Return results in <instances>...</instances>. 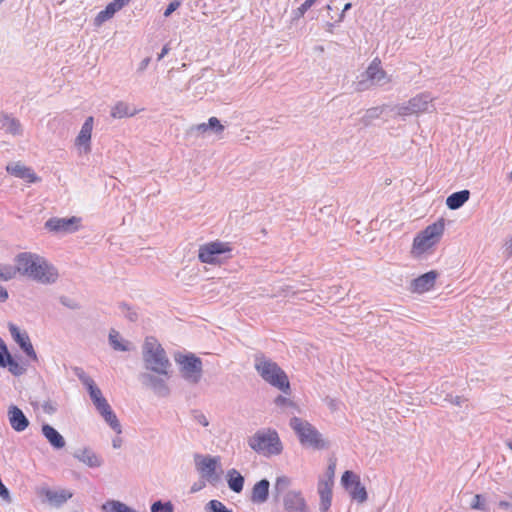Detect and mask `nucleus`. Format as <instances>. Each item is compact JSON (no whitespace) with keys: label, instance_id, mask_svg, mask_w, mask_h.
Here are the masks:
<instances>
[{"label":"nucleus","instance_id":"1","mask_svg":"<svg viewBox=\"0 0 512 512\" xmlns=\"http://www.w3.org/2000/svg\"><path fill=\"white\" fill-rule=\"evenodd\" d=\"M16 270L40 283H54L58 278L57 269L44 257L31 252H23L15 258Z\"/></svg>","mask_w":512,"mask_h":512},{"label":"nucleus","instance_id":"2","mask_svg":"<svg viewBox=\"0 0 512 512\" xmlns=\"http://www.w3.org/2000/svg\"><path fill=\"white\" fill-rule=\"evenodd\" d=\"M445 231V220L439 218L418 233L412 243L411 254L420 257L431 251L441 240Z\"/></svg>","mask_w":512,"mask_h":512},{"label":"nucleus","instance_id":"3","mask_svg":"<svg viewBox=\"0 0 512 512\" xmlns=\"http://www.w3.org/2000/svg\"><path fill=\"white\" fill-rule=\"evenodd\" d=\"M143 359L147 369L160 375H168L170 362L161 344L154 337H146Z\"/></svg>","mask_w":512,"mask_h":512},{"label":"nucleus","instance_id":"4","mask_svg":"<svg viewBox=\"0 0 512 512\" xmlns=\"http://www.w3.org/2000/svg\"><path fill=\"white\" fill-rule=\"evenodd\" d=\"M255 369L267 383L284 393L289 392L290 383L288 376L277 363L264 356H257L255 359Z\"/></svg>","mask_w":512,"mask_h":512},{"label":"nucleus","instance_id":"5","mask_svg":"<svg viewBox=\"0 0 512 512\" xmlns=\"http://www.w3.org/2000/svg\"><path fill=\"white\" fill-rule=\"evenodd\" d=\"M290 426L297 434L303 446L311 447L316 450L327 447V442L322 437V434L308 421L293 417L290 420Z\"/></svg>","mask_w":512,"mask_h":512},{"label":"nucleus","instance_id":"6","mask_svg":"<svg viewBox=\"0 0 512 512\" xmlns=\"http://www.w3.org/2000/svg\"><path fill=\"white\" fill-rule=\"evenodd\" d=\"M249 446L264 456L278 455L282 451V443L275 430L267 429L256 432L248 440Z\"/></svg>","mask_w":512,"mask_h":512},{"label":"nucleus","instance_id":"7","mask_svg":"<svg viewBox=\"0 0 512 512\" xmlns=\"http://www.w3.org/2000/svg\"><path fill=\"white\" fill-rule=\"evenodd\" d=\"M176 361L180 365V371L185 379L193 383L199 381L202 373V362L200 358L193 354L180 355L176 358Z\"/></svg>","mask_w":512,"mask_h":512},{"label":"nucleus","instance_id":"8","mask_svg":"<svg viewBox=\"0 0 512 512\" xmlns=\"http://www.w3.org/2000/svg\"><path fill=\"white\" fill-rule=\"evenodd\" d=\"M232 248L229 243L213 241L199 247V260L202 263L215 264L221 254L230 253Z\"/></svg>","mask_w":512,"mask_h":512},{"label":"nucleus","instance_id":"9","mask_svg":"<svg viewBox=\"0 0 512 512\" xmlns=\"http://www.w3.org/2000/svg\"><path fill=\"white\" fill-rule=\"evenodd\" d=\"M197 471L201 477L207 481L214 483L218 480L217 469L219 467V458L211 456H196L195 458Z\"/></svg>","mask_w":512,"mask_h":512},{"label":"nucleus","instance_id":"10","mask_svg":"<svg viewBox=\"0 0 512 512\" xmlns=\"http://www.w3.org/2000/svg\"><path fill=\"white\" fill-rule=\"evenodd\" d=\"M344 487L349 489L351 497L363 503L367 499V492L363 485L360 483L359 477L351 471H345L341 478Z\"/></svg>","mask_w":512,"mask_h":512},{"label":"nucleus","instance_id":"11","mask_svg":"<svg viewBox=\"0 0 512 512\" xmlns=\"http://www.w3.org/2000/svg\"><path fill=\"white\" fill-rule=\"evenodd\" d=\"M8 328L12 338L21 347L25 354L32 360L36 361L37 355L28 334L26 332H21L19 328L13 323H9Z\"/></svg>","mask_w":512,"mask_h":512},{"label":"nucleus","instance_id":"12","mask_svg":"<svg viewBox=\"0 0 512 512\" xmlns=\"http://www.w3.org/2000/svg\"><path fill=\"white\" fill-rule=\"evenodd\" d=\"M283 506L287 512H308V506L301 491H289L283 497Z\"/></svg>","mask_w":512,"mask_h":512},{"label":"nucleus","instance_id":"13","mask_svg":"<svg viewBox=\"0 0 512 512\" xmlns=\"http://www.w3.org/2000/svg\"><path fill=\"white\" fill-rule=\"evenodd\" d=\"M431 101L432 98L426 94L417 95L416 97L409 100L407 106L400 107L398 114L407 116L424 112L428 109V105Z\"/></svg>","mask_w":512,"mask_h":512},{"label":"nucleus","instance_id":"14","mask_svg":"<svg viewBox=\"0 0 512 512\" xmlns=\"http://www.w3.org/2000/svg\"><path fill=\"white\" fill-rule=\"evenodd\" d=\"M437 277L438 273L434 270L417 277L411 283L412 292L422 294L430 291L434 287Z\"/></svg>","mask_w":512,"mask_h":512},{"label":"nucleus","instance_id":"15","mask_svg":"<svg viewBox=\"0 0 512 512\" xmlns=\"http://www.w3.org/2000/svg\"><path fill=\"white\" fill-rule=\"evenodd\" d=\"M80 219L77 217L65 218H51L45 226L50 231L54 232H72L77 229Z\"/></svg>","mask_w":512,"mask_h":512},{"label":"nucleus","instance_id":"16","mask_svg":"<svg viewBox=\"0 0 512 512\" xmlns=\"http://www.w3.org/2000/svg\"><path fill=\"white\" fill-rule=\"evenodd\" d=\"M131 0H114L110 2L106 8L100 11L95 17V25L100 26L105 21L111 19L114 14L120 11L125 5H127Z\"/></svg>","mask_w":512,"mask_h":512},{"label":"nucleus","instance_id":"17","mask_svg":"<svg viewBox=\"0 0 512 512\" xmlns=\"http://www.w3.org/2000/svg\"><path fill=\"white\" fill-rule=\"evenodd\" d=\"M6 170L8 173L23 179L28 183H34L40 180L31 168L21 164L20 162L7 165Z\"/></svg>","mask_w":512,"mask_h":512},{"label":"nucleus","instance_id":"18","mask_svg":"<svg viewBox=\"0 0 512 512\" xmlns=\"http://www.w3.org/2000/svg\"><path fill=\"white\" fill-rule=\"evenodd\" d=\"M98 412L105 419V421L110 425V427L117 433H121V425L117 419L116 414L113 412L111 406L107 402L106 399H103L99 403L95 405Z\"/></svg>","mask_w":512,"mask_h":512},{"label":"nucleus","instance_id":"19","mask_svg":"<svg viewBox=\"0 0 512 512\" xmlns=\"http://www.w3.org/2000/svg\"><path fill=\"white\" fill-rule=\"evenodd\" d=\"M98 412L105 419V421L110 425V427L117 433H121V425L117 419L116 414L113 412L111 406L107 402L106 399H103L99 403L95 405Z\"/></svg>","mask_w":512,"mask_h":512},{"label":"nucleus","instance_id":"20","mask_svg":"<svg viewBox=\"0 0 512 512\" xmlns=\"http://www.w3.org/2000/svg\"><path fill=\"white\" fill-rule=\"evenodd\" d=\"M333 483L330 480H319L318 493L320 496V510L327 512L331 506Z\"/></svg>","mask_w":512,"mask_h":512},{"label":"nucleus","instance_id":"21","mask_svg":"<svg viewBox=\"0 0 512 512\" xmlns=\"http://www.w3.org/2000/svg\"><path fill=\"white\" fill-rule=\"evenodd\" d=\"M93 121L94 120L92 116L88 117L76 138V145L78 147H84L86 153L90 151V140L93 129Z\"/></svg>","mask_w":512,"mask_h":512},{"label":"nucleus","instance_id":"22","mask_svg":"<svg viewBox=\"0 0 512 512\" xmlns=\"http://www.w3.org/2000/svg\"><path fill=\"white\" fill-rule=\"evenodd\" d=\"M9 421L11 427L17 432L24 431L29 425L28 419L26 418L22 410L19 409L17 406L10 407Z\"/></svg>","mask_w":512,"mask_h":512},{"label":"nucleus","instance_id":"23","mask_svg":"<svg viewBox=\"0 0 512 512\" xmlns=\"http://www.w3.org/2000/svg\"><path fill=\"white\" fill-rule=\"evenodd\" d=\"M41 494L44 495L51 504L56 506L62 505L73 496V493L71 491L65 489L58 491L51 489H43L41 491Z\"/></svg>","mask_w":512,"mask_h":512},{"label":"nucleus","instance_id":"24","mask_svg":"<svg viewBox=\"0 0 512 512\" xmlns=\"http://www.w3.org/2000/svg\"><path fill=\"white\" fill-rule=\"evenodd\" d=\"M269 487V481L266 479H262L255 483L252 488L251 501L257 504L264 503L268 499Z\"/></svg>","mask_w":512,"mask_h":512},{"label":"nucleus","instance_id":"25","mask_svg":"<svg viewBox=\"0 0 512 512\" xmlns=\"http://www.w3.org/2000/svg\"><path fill=\"white\" fill-rule=\"evenodd\" d=\"M42 433L54 448L61 449L65 446L64 438L52 426L44 424L42 426Z\"/></svg>","mask_w":512,"mask_h":512},{"label":"nucleus","instance_id":"26","mask_svg":"<svg viewBox=\"0 0 512 512\" xmlns=\"http://www.w3.org/2000/svg\"><path fill=\"white\" fill-rule=\"evenodd\" d=\"M81 381L84 383V385L87 387L89 395L94 403L96 405L103 399H105L102 395L101 390L95 385L93 379H91L89 376L85 375L84 373L78 374Z\"/></svg>","mask_w":512,"mask_h":512},{"label":"nucleus","instance_id":"27","mask_svg":"<svg viewBox=\"0 0 512 512\" xmlns=\"http://www.w3.org/2000/svg\"><path fill=\"white\" fill-rule=\"evenodd\" d=\"M368 80L372 82H380L386 78V72L381 67V61L374 59L366 70Z\"/></svg>","mask_w":512,"mask_h":512},{"label":"nucleus","instance_id":"28","mask_svg":"<svg viewBox=\"0 0 512 512\" xmlns=\"http://www.w3.org/2000/svg\"><path fill=\"white\" fill-rule=\"evenodd\" d=\"M469 197L470 192L468 190H461L459 192H455L447 197L446 205L451 210H456L460 208L465 202H467Z\"/></svg>","mask_w":512,"mask_h":512},{"label":"nucleus","instance_id":"29","mask_svg":"<svg viewBox=\"0 0 512 512\" xmlns=\"http://www.w3.org/2000/svg\"><path fill=\"white\" fill-rule=\"evenodd\" d=\"M138 112L137 109L130 107L127 103L118 102L116 103L111 110V116L113 118H124V117H132Z\"/></svg>","mask_w":512,"mask_h":512},{"label":"nucleus","instance_id":"30","mask_svg":"<svg viewBox=\"0 0 512 512\" xmlns=\"http://www.w3.org/2000/svg\"><path fill=\"white\" fill-rule=\"evenodd\" d=\"M3 362L4 365H0V367H8L9 371L15 376L22 375L26 370L22 364L13 359L8 351L3 355Z\"/></svg>","mask_w":512,"mask_h":512},{"label":"nucleus","instance_id":"31","mask_svg":"<svg viewBox=\"0 0 512 512\" xmlns=\"http://www.w3.org/2000/svg\"><path fill=\"white\" fill-rule=\"evenodd\" d=\"M227 477L229 488L236 493H240L243 490L244 485V478L242 475L236 469H231L228 471Z\"/></svg>","mask_w":512,"mask_h":512},{"label":"nucleus","instance_id":"32","mask_svg":"<svg viewBox=\"0 0 512 512\" xmlns=\"http://www.w3.org/2000/svg\"><path fill=\"white\" fill-rule=\"evenodd\" d=\"M209 128L213 129L216 133H222L224 130V126L216 117H211L208 123H201L195 127V129L201 133H205Z\"/></svg>","mask_w":512,"mask_h":512},{"label":"nucleus","instance_id":"33","mask_svg":"<svg viewBox=\"0 0 512 512\" xmlns=\"http://www.w3.org/2000/svg\"><path fill=\"white\" fill-rule=\"evenodd\" d=\"M2 125L6 129L7 132L17 135L21 133V124L20 122L12 117L4 116L2 119Z\"/></svg>","mask_w":512,"mask_h":512},{"label":"nucleus","instance_id":"34","mask_svg":"<svg viewBox=\"0 0 512 512\" xmlns=\"http://www.w3.org/2000/svg\"><path fill=\"white\" fill-rule=\"evenodd\" d=\"M109 341L115 350L126 351L128 349L126 345L121 343L120 334L115 330H111L109 334Z\"/></svg>","mask_w":512,"mask_h":512},{"label":"nucleus","instance_id":"35","mask_svg":"<svg viewBox=\"0 0 512 512\" xmlns=\"http://www.w3.org/2000/svg\"><path fill=\"white\" fill-rule=\"evenodd\" d=\"M290 483H291V480L289 477L280 476L276 479L275 490L277 492H282L289 487Z\"/></svg>","mask_w":512,"mask_h":512},{"label":"nucleus","instance_id":"36","mask_svg":"<svg viewBox=\"0 0 512 512\" xmlns=\"http://www.w3.org/2000/svg\"><path fill=\"white\" fill-rule=\"evenodd\" d=\"M173 507L170 502L166 504H162L160 501H157L152 504L151 511L152 512H172Z\"/></svg>","mask_w":512,"mask_h":512},{"label":"nucleus","instance_id":"37","mask_svg":"<svg viewBox=\"0 0 512 512\" xmlns=\"http://www.w3.org/2000/svg\"><path fill=\"white\" fill-rule=\"evenodd\" d=\"M15 275V271L11 267H0V280L8 281Z\"/></svg>","mask_w":512,"mask_h":512},{"label":"nucleus","instance_id":"38","mask_svg":"<svg viewBox=\"0 0 512 512\" xmlns=\"http://www.w3.org/2000/svg\"><path fill=\"white\" fill-rule=\"evenodd\" d=\"M209 505L213 512H232L231 510L227 509L222 502L218 500H211Z\"/></svg>","mask_w":512,"mask_h":512},{"label":"nucleus","instance_id":"39","mask_svg":"<svg viewBox=\"0 0 512 512\" xmlns=\"http://www.w3.org/2000/svg\"><path fill=\"white\" fill-rule=\"evenodd\" d=\"M317 0H306L298 9H297V12H296V15L297 17H302L304 16V14L306 13V11L308 9H310L312 7V5H314V3L316 2Z\"/></svg>","mask_w":512,"mask_h":512},{"label":"nucleus","instance_id":"40","mask_svg":"<svg viewBox=\"0 0 512 512\" xmlns=\"http://www.w3.org/2000/svg\"><path fill=\"white\" fill-rule=\"evenodd\" d=\"M335 470H336V460L331 459L328 469H327L326 478L324 480H330L333 483Z\"/></svg>","mask_w":512,"mask_h":512},{"label":"nucleus","instance_id":"41","mask_svg":"<svg viewBox=\"0 0 512 512\" xmlns=\"http://www.w3.org/2000/svg\"><path fill=\"white\" fill-rule=\"evenodd\" d=\"M180 1L178 0H174L172 1L166 8V10L164 11V16L165 17H169L176 9L179 8L180 6Z\"/></svg>","mask_w":512,"mask_h":512},{"label":"nucleus","instance_id":"42","mask_svg":"<svg viewBox=\"0 0 512 512\" xmlns=\"http://www.w3.org/2000/svg\"><path fill=\"white\" fill-rule=\"evenodd\" d=\"M471 507L473 509H477V510H484L485 509L484 502H483V499H482L481 495H479V494L475 495Z\"/></svg>","mask_w":512,"mask_h":512},{"label":"nucleus","instance_id":"43","mask_svg":"<svg viewBox=\"0 0 512 512\" xmlns=\"http://www.w3.org/2000/svg\"><path fill=\"white\" fill-rule=\"evenodd\" d=\"M4 353H7V347H6L5 343H2L0 345V365H4V362H3Z\"/></svg>","mask_w":512,"mask_h":512},{"label":"nucleus","instance_id":"44","mask_svg":"<svg viewBox=\"0 0 512 512\" xmlns=\"http://www.w3.org/2000/svg\"><path fill=\"white\" fill-rule=\"evenodd\" d=\"M149 63H150V58L149 57L143 59L142 62L140 63V65H139V70L140 71L145 70L148 67Z\"/></svg>","mask_w":512,"mask_h":512},{"label":"nucleus","instance_id":"45","mask_svg":"<svg viewBox=\"0 0 512 512\" xmlns=\"http://www.w3.org/2000/svg\"><path fill=\"white\" fill-rule=\"evenodd\" d=\"M8 298V292L5 288L0 287V302L6 301Z\"/></svg>","mask_w":512,"mask_h":512},{"label":"nucleus","instance_id":"46","mask_svg":"<svg viewBox=\"0 0 512 512\" xmlns=\"http://www.w3.org/2000/svg\"><path fill=\"white\" fill-rule=\"evenodd\" d=\"M169 52L168 45H165L161 51V53L158 55V61H160L167 53Z\"/></svg>","mask_w":512,"mask_h":512},{"label":"nucleus","instance_id":"47","mask_svg":"<svg viewBox=\"0 0 512 512\" xmlns=\"http://www.w3.org/2000/svg\"><path fill=\"white\" fill-rule=\"evenodd\" d=\"M275 402L278 404V405H284L286 403L289 402V400L285 397H282V396H278L275 400Z\"/></svg>","mask_w":512,"mask_h":512},{"label":"nucleus","instance_id":"48","mask_svg":"<svg viewBox=\"0 0 512 512\" xmlns=\"http://www.w3.org/2000/svg\"><path fill=\"white\" fill-rule=\"evenodd\" d=\"M198 422L200 424H202L203 426H207L208 425V421H207V419H206V417L204 415H200L198 417Z\"/></svg>","mask_w":512,"mask_h":512},{"label":"nucleus","instance_id":"49","mask_svg":"<svg viewBox=\"0 0 512 512\" xmlns=\"http://www.w3.org/2000/svg\"><path fill=\"white\" fill-rule=\"evenodd\" d=\"M507 252L510 256H512V238L509 240L507 244Z\"/></svg>","mask_w":512,"mask_h":512},{"label":"nucleus","instance_id":"50","mask_svg":"<svg viewBox=\"0 0 512 512\" xmlns=\"http://www.w3.org/2000/svg\"><path fill=\"white\" fill-rule=\"evenodd\" d=\"M499 505H500L501 507H503V508H508V507L510 506V504H509L508 502H506V501H501V502L499 503Z\"/></svg>","mask_w":512,"mask_h":512},{"label":"nucleus","instance_id":"51","mask_svg":"<svg viewBox=\"0 0 512 512\" xmlns=\"http://www.w3.org/2000/svg\"><path fill=\"white\" fill-rule=\"evenodd\" d=\"M201 487H202V485H200V486H198V487L193 486V487L191 488V490H192V492H196V491H198L199 489H201Z\"/></svg>","mask_w":512,"mask_h":512},{"label":"nucleus","instance_id":"52","mask_svg":"<svg viewBox=\"0 0 512 512\" xmlns=\"http://www.w3.org/2000/svg\"><path fill=\"white\" fill-rule=\"evenodd\" d=\"M351 8V3H347L344 7V11L348 10Z\"/></svg>","mask_w":512,"mask_h":512},{"label":"nucleus","instance_id":"53","mask_svg":"<svg viewBox=\"0 0 512 512\" xmlns=\"http://www.w3.org/2000/svg\"><path fill=\"white\" fill-rule=\"evenodd\" d=\"M509 448L512 450V442L508 443Z\"/></svg>","mask_w":512,"mask_h":512},{"label":"nucleus","instance_id":"54","mask_svg":"<svg viewBox=\"0 0 512 512\" xmlns=\"http://www.w3.org/2000/svg\"><path fill=\"white\" fill-rule=\"evenodd\" d=\"M509 179L512 181V171L509 174Z\"/></svg>","mask_w":512,"mask_h":512},{"label":"nucleus","instance_id":"55","mask_svg":"<svg viewBox=\"0 0 512 512\" xmlns=\"http://www.w3.org/2000/svg\"><path fill=\"white\" fill-rule=\"evenodd\" d=\"M2 343H4V342H3V341H0V345H1Z\"/></svg>","mask_w":512,"mask_h":512},{"label":"nucleus","instance_id":"56","mask_svg":"<svg viewBox=\"0 0 512 512\" xmlns=\"http://www.w3.org/2000/svg\"><path fill=\"white\" fill-rule=\"evenodd\" d=\"M511 498H512V493H511Z\"/></svg>","mask_w":512,"mask_h":512}]
</instances>
